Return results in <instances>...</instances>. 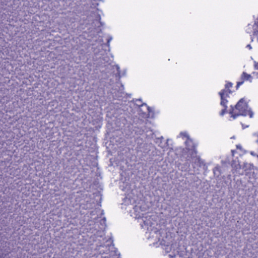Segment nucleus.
I'll list each match as a JSON object with an SVG mask.
<instances>
[{"label": "nucleus", "mask_w": 258, "mask_h": 258, "mask_svg": "<svg viewBox=\"0 0 258 258\" xmlns=\"http://www.w3.org/2000/svg\"><path fill=\"white\" fill-rule=\"evenodd\" d=\"M229 113L233 119L239 115H249L250 118L253 116V113L251 110L248 109V105L243 99H241L236 104L235 108H232Z\"/></svg>", "instance_id": "obj_1"}, {"label": "nucleus", "mask_w": 258, "mask_h": 258, "mask_svg": "<svg viewBox=\"0 0 258 258\" xmlns=\"http://www.w3.org/2000/svg\"><path fill=\"white\" fill-rule=\"evenodd\" d=\"M186 149L188 151L189 157L194 159L195 163H197L199 166L205 165L204 162L197 156V151L196 150V145L192 140L189 138L186 140L185 142Z\"/></svg>", "instance_id": "obj_2"}, {"label": "nucleus", "mask_w": 258, "mask_h": 258, "mask_svg": "<svg viewBox=\"0 0 258 258\" xmlns=\"http://www.w3.org/2000/svg\"><path fill=\"white\" fill-rule=\"evenodd\" d=\"M231 93L230 90L224 89L219 93V95L221 97L220 104L221 105H225L227 104L228 101L226 99L227 97H229V95Z\"/></svg>", "instance_id": "obj_3"}, {"label": "nucleus", "mask_w": 258, "mask_h": 258, "mask_svg": "<svg viewBox=\"0 0 258 258\" xmlns=\"http://www.w3.org/2000/svg\"><path fill=\"white\" fill-rule=\"evenodd\" d=\"M252 79V76L250 75L247 74L245 72H243L241 76V79L242 80V81L238 82L237 83L236 87L238 88L240 85H241L244 81H251V80Z\"/></svg>", "instance_id": "obj_4"}, {"label": "nucleus", "mask_w": 258, "mask_h": 258, "mask_svg": "<svg viewBox=\"0 0 258 258\" xmlns=\"http://www.w3.org/2000/svg\"><path fill=\"white\" fill-rule=\"evenodd\" d=\"M253 35H258V18L253 25Z\"/></svg>", "instance_id": "obj_5"}, {"label": "nucleus", "mask_w": 258, "mask_h": 258, "mask_svg": "<svg viewBox=\"0 0 258 258\" xmlns=\"http://www.w3.org/2000/svg\"><path fill=\"white\" fill-rule=\"evenodd\" d=\"M179 136L182 138V139L185 138L186 140L188 138V137H189V136L187 135V134L186 132H181L180 133Z\"/></svg>", "instance_id": "obj_6"}, {"label": "nucleus", "mask_w": 258, "mask_h": 258, "mask_svg": "<svg viewBox=\"0 0 258 258\" xmlns=\"http://www.w3.org/2000/svg\"><path fill=\"white\" fill-rule=\"evenodd\" d=\"M224 107V108L221 110L220 113V115L223 116L226 112L227 106L226 104L225 105H222Z\"/></svg>", "instance_id": "obj_7"}, {"label": "nucleus", "mask_w": 258, "mask_h": 258, "mask_svg": "<svg viewBox=\"0 0 258 258\" xmlns=\"http://www.w3.org/2000/svg\"><path fill=\"white\" fill-rule=\"evenodd\" d=\"M232 87V83L228 82L225 84V89L230 90L229 89Z\"/></svg>", "instance_id": "obj_8"}, {"label": "nucleus", "mask_w": 258, "mask_h": 258, "mask_svg": "<svg viewBox=\"0 0 258 258\" xmlns=\"http://www.w3.org/2000/svg\"><path fill=\"white\" fill-rule=\"evenodd\" d=\"M115 68L116 69V70L117 71V75L118 76L120 77V68L119 67V66L118 65H116L115 66Z\"/></svg>", "instance_id": "obj_9"}, {"label": "nucleus", "mask_w": 258, "mask_h": 258, "mask_svg": "<svg viewBox=\"0 0 258 258\" xmlns=\"http://www.w3.org/2000/svg\"><path fill=\"white\" fill-rule=\"evenodd\" d=\"M254 68L256 70H258V62L255 63V64H254Z\"/></svg>", "instance_id": "obj_10"}, {"label": "nucleus", "mask_w": 258, "mask_h": 258, "mask_svg": "<svg viewBox=\"0 0 258 258\" xmlns=\"http://www.w3.org/2000/svg\"><path fill=\"white\" fill-rule=\"evenodd\" d=\"M246 47L248 48L249 49H252V47L250 44L247 45Z\"/></svg>", "instance_id": "obj_11"}, {"label": "nucleus", "mask_w": 258, "mask_h": 258, "mask_svg": "<svg viewBox=\"0 0 258 258\" xmlns=\"http://www.w3.org/2000/svg\"><path fill=\"white\" fill-rule=\"evenodd\" d=\"M147 109L148 110V112H150V107H147Z\"/></svg>", "instance_id": "obj_12"}, {"label": "nucleus", "mask_w": 258, "mask_h": 258, "mask_svg": "<svg viewBox=\"0 0 258 258\" xmlns=\"http://www.w3.org/2000/svg\"><path fill=\"white\" fill-rule=\"evenodd\" d=\"M251 41H253V38L252 37H251Z\"/></svg>", "instance_id": "obj_13"}, {"label": "nucleus", "mask_w": 258, "mask_h": 258, "mask_svg": "<svg viewBox=\"0 0 258 258\" xmlns=\"http://www.w3.org/2000/svg\"><path fill=\"white\" fill-rule=\"evenodd\" d=\"M246 31H247V33H249L250 32L249 31H248L247 29L246 30Z\"/></svg>", "instance_id": "obj_14"}, {"label": "nucleus", "mask_w": 258, "mask_h": 258, "mask_svg": "<svg viewBox=\"0 0 258 258\" xmlns=\"http://www.w3.org/2000/svg\"><path fill=\"white\" fill-rule=\"evenodd\" d=\"M257 40H258V38H257Z\"/></svg>", "instance_id": "obj_15"}]
</instances>
